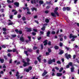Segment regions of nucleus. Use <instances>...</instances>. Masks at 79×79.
Masks as SVG:
<instances>
[{
    "label": "nucleus",
    "instance_id": "obj_60",
    "mask_svg": "<svg viewBox=\"0 0 79 79\" xmlns=\"http://www.w3.org/2000/svg\"><path fill=\"white\" fill-rule=\"evenodd\" d=\"M35 23H37V24H39V22L35 20Z\"/></svg>",
    "mask_w": 79,
    "mask_h": 79
},
{
    "label": "nucleus",
    "instance_id": "obj_38",
    "mask_svg": "<svg viewBox=\"0 0 79 79\" xmlns=\"http://www.w3.org/2000/svg\"><path fill=\"white\" fill-rule=\"evenodd\" d=\"M1 47L2 48H6V46H5V45H2V46H1Z\"/></svg>",
    "mask_w": 79,
    "mask_h": 79
},
{
    "label": "nucleus",
    "instance_id": "obj_48",
    "mask_svg": "<svg viewBox=\"0 0 79 79\" xmlns=\"http://www.w3.org/2000/svg\"><path fill=\"white\" fill-rule=\"evenodd\" d=\"M48 44L49 45H51V42L50 41H49L48 43Z\"/></svg>",
    "mask_w": 79,
    "mask_h": 79
},
{
    "label": "nucleus",
    "instance_id": "obj_33",
    "mask_svg": "<svg viewBox=\"0 0 79 79\" xmlns=\"http://www.w3.org/2000/svg\"><path fill=\"white\" fill-rule=\"evenodd\" d=\"M55 48L56 49H58V48H59L58 46H55Z\"/></svg>",
    "mask_w": 79,
    "mask_h": 79
},
{
    "label": "nucleus",
    "instance_id": "obj_50",
    "mask_svg": "<svg viewBox=\"0 0 79 79\" xmlns=\"http://www.w3.org/2000/svg\"><path fill=\"white\" fill-rule=\"evenodd\" d=\"M76 56V55H74L73 56V59H75Z\"/></svg>",
    "mask_w": 79,
    "mask_h": 79
},
{
    "label": "nucleus",
    "instance_id": "obj_34",
    "mask_svg": "<svg viewBox=\"0 0 79 79\" xmlns=\"http://www.w3.org/2000/svg\"><path fill=\"white\" fill-rule=\"evenodd\" d=\"M56 63H57V64H61V62H60V61H57L56 62Z\"/></svg>",
    "mask_w": 79,
    "mask_h": 79
},
{
    "label": "nucleus",
    "instance_id": "obj_37",
    "mask_svg": "<svg viewBox=\"0 0 79 79\" xmlns=\"http://www.w3.org/2000/svg\"><path fill=\"white\" fill-rule=\"evenodd\" d=\"M46 55H47V56L48 55H49V52H46Z\"/></svg>",
    "mask_w": 79,
    "mask_h": 79
},
{
    "label": "nucleus",
    "instance_id": "obj_19",
    "mask_svg": "<svg viewBox=\"0 0 79 79\" xmlns=\"http://www.w3.org/2000/svg\"><path fill=\"white\" fill-rule=\"evenodd\" d=\"M69 66H73V63L72 62L69 63Z\"/></svg>",
    "mask_w": 79,
    "mask_h": 79
},
{
    "label": "nucleus",
    "instance_id": "obj_41",
    "mask_svg": "<svg viewBox=\"0 0 79 79\" xmlns=\"http://www.w3.org/2000/svg\"><path fill=\"white\" fill-rule=\"evenodd\" d=\"M36 34V33H35V32H33L32 33V35H35Z\"/></svg>",
    "mask_w": 79,
    "mask_h": 79
},
{
    "label": "nucleus",
    "instance_id": "obj_56",
    "mask_svg": "<svg viewBox=\"0 0 79 79\" xmlns=\"http://www.w3.org/2000/svg\"><path fill=\"white\" fill-rule=\"evenodd\" d=\"M37 48L36 47H33V49L34 50H35V49H37Z\"/></svg>",
    "mask_w": 79,
    "mask_h": 79
},
{
    "label": "nucleus",
    "instance_id": "obj_35",
    "mask_svg": "<svg viewBox=\"0 0 79 79\" xmlns=\"http://www.w3.org/2000/svg\"><path fill=\"white\" fill-rule=\"evenodd\" d=\"M51 33L52 34H55V31H52Z\"/></svg>",
    "mask_w": 79,
    "mask_h": 79
},
{
    "label": "nucleus",
    "instance_id": "obj_6",
    "mask_svg": "<svg viewBox=\"0 0 79 79\" xmlns=\"http://www.w3.org/2000/svg\"><path fill=\"white\" fill-rule=\"evenodd\" d=\"M42 56L40 55L39 57H37L38 60L39 62H40V63L41 62V61L42 60V59L41 58V57H42Z\"/></svg>",
    "mask_w": 79,
    "mask_h": 79
},
{
    "label": "nucleus",
    "instance_id": "obj_16",
    "mask_svg": "<svg viewBox=\"0 0 79 79\" xmlns=\"http://www.w3.org/2000/svg\"><path fill=\"white\" fill-rule=\"evenodd\" d=\"M45 25V26H47V24L44 25V27L41 28V30H42V31H45V27L44 26Z\"/></svg>",
    "mask_w": 79,
    "mask_h": 79
},
{
    "label": "nucleus",
    "instance_id": "obj_20",
    "mask_svg": "<svg viewBox=\"0 0 79 79\" xmlns=\"http://www.w3.org/2000/svg\"><path fill=\"white\" fill-rule=\"evenodd\" d=\"M50 31H48L47 33V36L48 37H49V36H50V35H50Z\"/></svg>",
    "mask_w": 79,
    "mask_h": 79
},
{
    "label": "nucleus",
    "instance_id": "obj_28",
    "mask_svg": "<svg viewBox=\"0 0 79 79\" xmlns=\"http://www.w3.org/2000/svg\"><path fill=\"white\" fill-rule=\"evenodd\" d=\"M11 36L12 37L14 38V37H16V35H11Z\"/></svg>",
    "mask_w": 79,
    "mask_h": 79
},
{
    "label": "nucleus",
    "instance_id": "obj_57",
    "mask_svg": "<svg viewBox=\"0 0 79 79\" xmlns=\"http://www.w3.org/2000/svg\"><path fill=\"white\" fill-rule=\"evenodd\" d=\"M35 64H37V61H35Z\"/></svg>",
    "mask_w": 79,
    "mask_h": 79
},
{
    "label": "nucleus",
    "instance_id": "obj_58",
    "mask_svg": "<svg viewBox=\"0 0 79 79\" xmlns=\"http://www.w3.org/2000/svg\"><path fill=\"white\" fill-rule=\"evenodd\" d=\"M4 58H5V60H7V58H6V56H4Z\"/></svg>",
    "mask_w": 79,
    "mask_h": 79
},
{
    "label": "nucleus",
    "instance_id": "obj_3",
    "mask_svg": "<svg viewBox=\"0 0 79 79\" xmlns=\"http://www.w3.org/2000/svg\"><path fill=\"white\" fill-rule=\"evenodd\" d=\"M32 70V67L30 66L28 68V69H24V71H25L26 72H27V73H28L30 71H31V70Z\"/></svg>",
    "mask_w": 79,
    "mask_h": 79
},
{
    "label": "nucleus",
    "instance_id": "obj_30",
    "mask_svg": "<svg viewBox=\"0 0 79 79\" xmlns=\"http://www.w3.org/2000/svg\"><path fill=\"white\" fill-rule=\"evenodd\" d=\"M24 53L25 54H26V55H27H27H27V51H25L24 52Z\"/></svg>",
    "mask_w": 79,
    "mask_h": 79
},
{
    "label": "nucleus",
    "instance_id": "obj_49",
    "mask_svg": "<svg viewBox=\"0 0 79 79\" xmlns=\"http://www.w3.org/2000/svg\"><path fill=\"white\" fill-rule=\"evenodd\" d=\"M15 32H17V33H18L19 31H18V29H16L15 30Z\"/></svg>",
    "mask_w": 79,
    "mask_h": 79
},
{
    "label": "nucleus",
    "instance_id": "obj_15",
    "mask_svg": "<svg viewBox=\"0 0 79 79\" xmlns=\"http://www.w3.org/2000/svg\"><path fill=\"white\" fill-rule=\"evenodd\" d=\"M65 48L67 50H69V51H71V49L69 48H68L66 47H65Z\"/></svg>",
    "mask_w": 79,
    "mask_h": 79
},
{
    "label": "nucleus",
    "instance_id": "obj_22",
    "mask_svg": "<svg viewBox=\"0 0 79 79\" xmlns=\"http://www.w3.org/2000/svg\"><path fill=\"white\" fill-rule=\"evenodd\" d=\"M74 67H72L71 69V71L72 72H74Z\"/></svg>",
    "mask_w": 79,
    "mask_h": 79
},
{
    "label": "nucleus",
    "instance_id": "obj_11",
    "mask_svg": "<svg viewBox=\"0 0 79 79\" xmlns=\"http://www.w3.org/2000/svg\"><path fill=\"white\" fill-rule=\"evenodd\" d=\"M63 75V74L61 73H57L56 76L57 77L61 76Z\"/></svg>",
    "mask_w": 79,
    "mask_h": 79
},
{
    "label": "nucleus",
    "instance_id": "obj_47",
    "mask_svg": "<svg viewBox=\"0 0 79 79\" xmlns=\"http://www.w3.org/2000/svg\"><path fill=\"white\" fill-rule=\"evenodd\" d=\"M66 10H70V8L67 7L66 8Z\"/></svg>",
    "mask_w": 79,
    "mask_h": 79
},
{
    "label": "nucleus",
    "instance_id": "obj_9",
    "mask_svg": "<svg viewBox=\"0 0 79 79\" xmlns=\"http://www.w3.org/2000/svg\"><path fill=\"white\" fill-rule=\"evenodd\" d=\"M48 73V72H46L45 70L44 72V73H43L42 76H45V74H47Z\"/></svg>",
    "mask_w": 79,
    "mask_h": 79
},
{
    "label": "nucleus",
    "instance_id": "obj_43",
    "mask_svg": "<svg viewBox=\"0 0 79 79\" xmlns=\"http://www.w3.org/2000/svg\"><path fill=\"white\" fill-rule=\"evenodd\" d=\"M21 15H18V18H21Z\"/></svg>",
    "mask_w": 79,
    "mask_h": 79
},
{
    "label": "nucleus",
    "instance_id": "obj_46",
    "mask_svg": "<svg viewBox=\"0 0 79 79\" xmlns=\"http://www.w3.org/2000/svg\"><path fill=\"white\" fill-rule=\"evenodd\" d=\"M19 34H22V31H19Z\"/></svg>",
    "mask_w": 79,
    "mask_h": 79
},
{
    "label": "nucleus",
    "instance_id": "obj_7",
    "mask_svg": "<svg viewBox=\"0 0 79 79\" xmlns=\"http://www.w3.org/2000/svg\"><path fill=\"white\" fill-rule=\"evenodd\" d=\"M8 21H9V23L8 24V26H10V25H12V24H15V23H13V22H11V20H9Z\"/></svg>",
    "mask_w": 79,
    "mask_h": 79
},
{
    "label": "nucleus",
    "instance_id": "obj_18",
    "mask_svg": "<svg viewBox=\"0 0 79 79\" xmlns=\"http://www.w3.org/2000/svg\"><path fill=\"white\" fill-rule=\"evenodd\" d=\"M44 45H47V40H45L44 42Z\"/></svg>",
    "mask_w": 79,
    "mask_h": 79
},
{
    "label": "nucleus",
    "instance_id": "obj_10",
    "mask_svg": "<svg viewBox=\"0 0 79 79\" xmlns=\"http://www.w3.org/2000/svg\"><path fill=\"white\" fill-rule=\"evenodd\" d=\"M16 76L17 77V79H19V73L17 72V73L16 74Z\"/></svg>",
    "mask_w": 79,
    "mask_h": 79
},
{
    "label": "nucleus",
    "instance_id": "obj_40",
    "mask_svg": "<svg viewBox=\"0 0 79 79\" xmlns=\"http://www.w3.org/2000/svg\"><path fill=\"white\" fill-rule=\"evenodd\" d=\"M22 19L23 21H25V20H26V18H25V17H24Z\"/></svg>",
    "mask_w": 79,
    "mask_h": 79
},
{
    "label": "nucleus",
    "instance_id": "obj_26",
    "mask_svg": "<svg viewBox=\"0 0 79 79\" xmlns=\"http://www.w3.org/2000/svg\"><path fill=\"white\" fill-rule=\"evenodd\" d=\"M45 21L46 23H48L49 22V20L48 19H46Z\"/></svg>",
    "mask_w": 79,
    "mask_h": 79
},
{
    "label": "nucleus",
    "instance_id": "obj_42",
    "mask_svg": "<svg viewBox=\"0 0 79 79\" xmlns=\"http://www.w3.org/2000/svg\"><path fill=\"white\" fill-rule=\"evenodd\" d=\"M13 52H15L16 51V50L15 49H13Z\"/></svg>",
    "mask_w": 79,
    "mask_h": 79
},
{
    "label": "nucleus",
    "instance_id": "obj_14",
    "mask_svg": "<svg viewBox=\"0 0 79 79\" xmlns=\"http://www.w3.org/2000/svg\"><path fill=\"white\" fill-rule=\"evenodd\" d=\"M53 63V61H52V60L51 59H50L49 61H48V64H52Z\"/></svg>",
    "mask_w": 79,
    "mask_h": 79
},
{
    "label": "nucleus",
    "instance_id": "obj_24",
    "mask_svg": "<svg viewBox=\"0 0 79 79\" xmlns=\"http://www.w3.org/2000/svg\"><path fill=\"white\" fill-rule=\"evenodd\" d=\"M51 15L52 16H53L54 17H55L56 16V15L54 13H52Z\"/></svg>",
    "mask_w": 79,
    "mask_h": 79
},
{
    "label": "nucleus",
    "instance_id": "obj_23",
    "mask_svg": "<svg viewBox=\"0 0 79 79\" xmlns=\"http://www.w3.org/2000/svg\"><path fill=\"white\" fill-rule=\"evenodd\" d=\"M0 61L2 63H3V62H4V60L3 59H0Z\"/></svg>",
    "mask_w": 79,
    "mask_h": 79
},
{
    "label": "nucleus",
    "instance_id": "obj_63",
    "mask_svg": "<svg viewBox=\"0 0 79 79\" xmlns=\"http://www.w3.org/2000/svg\"><path fill=\"white\" fill-rule=\"evenodd\" d=\"M33 31H34L35 32H37V30L35 29H33Z\"/></svg>",
    "mask_w": 79,
    "mask_h": 79
},
{
    "label": "nucleus",
    "instance_id": "obj_2",
    "mask_svg": "<svg viewBox=\"0 0 79 79\" xmlns=\"http://www.w3.org/2000/svg\"><path fill=\"white\" fill-rule=\"evenodd\" d=\"M76 37H77V36L76 35H74L72 34H70V35L69 38L70 39H71L72 38V39L71 40V41H72V42L74 41V40H75L74 39H75V38H76Z\"/></svg>",
    "mask_w": 79,
    "mask_h": 79
},
{
    "label": "nucleus",
    "instance_id": "obj_25",
    "mask_svg": "<svg viewBox=\"0 0 79 79\" xmlns=\"http://www.w3.org/2000/svg\"><path fill=\"white\" fill-rule=\"evenodd\" d=\"M64 53V52L63 51H61L59 53V55H61Z\"/></svg>",
    "mask_w": 79,
    "mask_h": 79
},
{
    "label": "nucleus",
    "instance_id": "obj_52",
    "mask_svg": "<svg viewBox=\"0 0 79 79\" xmlns=\"http://www.w3.org/2000/svg\"><path fill=\"white\" fill-rule=\"evenodd\" d=\"M77 0H74V3L75 4L76 3V2H77Z\"/></svg>",
    "mask_w": 79,
    "mask_h": 79
},
{
    "label": "nucleus",
    "instance_id": "obj_13",
    "mask_svg": "<svg viewBox=\"0 0 79 79\" xmlns=\"http://www.w3.org/2000/svg\"><path fill=\"white\" fill-rule=\"evenodd\" d=\"M20 40L22 42H24V38L23 36H21V37L20 38Z\"/></svg>",
    "mask_w": 79,
    "mask_h": 79
},
{
    "label": "nucleus",
    "instance_id": "obj_17",
    "mask_svg": "<svg viewBox=\"0 0 79 79\" xmlns=\"http://www.w3.org/2000/svg\"><path fill=\"white\" fill-rule=\"evenodd\" d=\"M31 10L32 11H34V10H35V11H37V9L35 7H33L31 9Z\"/></svg>",
    "mask_w": 79,
    "mask_h": 79
},
{
    "label": "nucleus",
    "instance_id": "obj_29",
    "mask_svg": "<svg viewBox=\"0 0 79 79\" xmlns=\"http://www.w3.org/2000/svg\"><path fill=\"white\" fill-rule=\"evenodd\" d=\"M39 3L40 4H43V3H44V2L43 1L41 0L39 1Z\"/></svg>",
    "mask_w": 79,
    "mask_h": 79
},
{
    "label": "nucleus",
    "instance_id": "obj_55",
    "mask_svg": "<svg viewBox=\"0 0 79 79\" xmlns=\"http://www.w3.org/2000/svg\"><path fill=\"white\" fill-rule=\"evenodd\" d=\"M7 56H9L10 57L11 56V54L10 53L8 54Z\"/></svg>",
    "mask_w": 79,
    "mask_h": 79
},
{
    "label": "nucleus",
    "instance_id": "obj_1",
    "mask_svg": "<svg viewBox=\"0 0 79 79\" xmlns=\"http://www.w3.org/2000/svg\"><path fill=\"white\" fill-rule=\"evenodd\" d=\"M27 61V62L26 63L24 61V60H23V63H24V64H23V66L25 67V66H27V65H29V63L28 62H29L30 61V59L29 58H27L26 59Z\"/></svg>",
    "mask_w": 79,
    "mask_h": 79
},
{
    "label": "nucleus",
    "instance_id": "obj_44",
    "mask_svg": "<svg viewBox=\"0 0 79 79\" xmlns=\"http://www.w3.org/2000/svg\"><path fill=\"white\" fill-rule=\"evenodd\" d=\"M7 3H11V1H10V0H7Z\"/></svg>",
    "mask_w": 79,
    "mask_h": 79
},
{
    "label": "nucleus",
    "instance_id": "obj_45",
    "mask_svg": "<svg viewBox=\"0 0 79 79\" xmlns=\"http://www.w3.org/2000/svg\"><path fill=\"white\" fill-rule=\"evenodd\" d=\"M28 38L29 39V41H31V37L28 36Z\"/></svg>",
    "mask_w": 79,
    "mask_h": 79
},
{
    "label": "nucleus",
    "instance_id": "obj_5",
    "mask_svg": "<svg viewBox=\"0 0 79 79\" xmlns=\"http://www.w3.org/2000/svg\"><path fill=\"white\" fill-rule=\"evenodd\" d=\"M58 10V7H57L55 9V10H54V13L57 16H59V14H58V13L57 12H56V11Z\"/></svg>",
    "mask_w": 79,
    "mask_h": 79
},
{
    "label": "nucleus",
    "instance_id": "obj_36",
    "mask_svg": "<svg viewBox=\"0 0 79 79\" xmlns=\"http://www.w3.org/2000/svg\"><path fill=\"white\" fill-rule=\"evenodd\" d=\"M63 44L62 43H60V47H62L63 46Z\"/></svg>",
    "mask_w": 79,
    "mask_h": 79
},
{
    "label": "nucleus",
    "instance_id": "obj_54",
    "mask_svg": "<svg viewBox=\"0 0 79 79\" xmlns=\"http://www.w3.org/2000/svg\"><path fill=\"white\" fill-rule=\"evenodd\" d=\"M66 68H69V66L68 65H67L66 66Z\"/></svg>",
    "mask_w": 79,
    "mask_h": 79
},
{
    "label": "nucleus",
    "instance_id": "obj_51",
    "mask_svg": "<svg viewBox=\"0 0 79 79\" xmlns=\"http://www.w3.org/2000/svg\"><path fill=\"white\" fill-rule=\"evenodd\" d=\"M41 49H43V48H44V47H43V44H41Z\"/></svg>",
    "mask_w": 79,
    "mask_h": 79
},
{
    "label": "nucleus",
    "instance_id": "obj_12",
    "mask_svg": "<svg viewBox=\"0 0 79 79\" xmlns=\"http://www.w3.org/2000/svg\"><path fill=\"white\" fill-rule=\"evenodd\" d=\"M15 5H16L17 6H19V2H16L14 3Z\"/></svg>",
    "mask_w": 79,
    "mask_h": 79
},
{
    "label": "nucleus",
    "instance_id": "obj_39",
    "mask_svg": "<svg viewBox=\"0 0 79 79\" xmlns=\"http://www.w3.org/2000/svg\"><path fill=\"white\" fill-rule=\"evenodd\" d=\"M7 51L8 52H11L13 51L12 50H10V49H8Z\"/></svg>",
    "mask_w": 79,
    "mask_h": 79
},
{
    "label": "nucleus",
    "instance_id": "obj_27",
    "mask_svg": "<svg viewBox=\"0 0 79 79\" xmlns=\"http://www.w3.org/2000/svg\"><path fill=\"white\" fill-rule=\"evenodd\" d=\"M31 3H35V0H33V1L32 0L31 1Z\"/></svg>",
    "mask_w": 79,
    "mask_h": 79
},
{
    "label": "nucleus",
    "instance_id": "obj_62",
    "mask_svg": "<svg viewBox=\"0 0 79 79\" xmlns=\"http://www.w3.org/2000/svg\"><path fill=\"white\" fill-rule=\"evenodd\" d=\"M27 14H29V15H31V12L29 11L27 12Z\"/></svg>",
    "mask_w": 79,
    "mask_h": 79
},
{
    "label": "nucleus",
    "instance_id": "obj_32",
    "mask_svg": "<svg viewBox=\"0 0 79 79\" xmlns=\"http://www.w3.org/2000/svg\"><path fill=\"white\" fill-rule=\"evenodd\" d=\"M48 52L49 53H51V52H52V51L51 50V49L50 48H48Z\"/></svg>",
    "mask_w": 79,
    "mask_h": 79
},
{
    "label": "nucleus",
    "instance_id": "obj_61",
    "mask_svg": "<svg viewBox=\"0 0 79 79\" xmlns=\"http://www.w3.org/2000/svg\"><path fill=\"white\" fill-rule=\"evenodd\" d=\"M63 11H66V7H64L63 8Z\"/></svg>",
    "mask_w": 79,
    "mask_h": 79
},
{
    "label": "nucleus",
    "instance_id": "obj_31",
    "mask_svg": "<svg viewBox=\"0 0 79 79\" xmlns=\"http://www.w3.org/2000/svg\"><path fill=\"white\" fill-rule=\"evenodd\" d=\"M2 31H6V29L5 28H3Z\"/></svg>",
    "mask_w": 79,
    "mask_h": 79
},
{
    "label": "nucleus",
    "instance_id": "obj_4",
    "mask_svg": "<svg viewBox=\"0 0 79 79\" xmlns=\"http://www.w3.org/2000/svg\"><path fill=\"white\" fill-rule=\"evenodd\" d=\"M65 56H66V58L67 59V60H69V58H71V56L70 55H68V53H66L65 54Z\"/></svg>",
    "mask_w": 79,
    "mask_h": 79
},
{
    "label": "nucleus",
    "instance_id": "obj_53",
    "mask_svg": "<svg viewBox=\"0 0 79 79\" xmlns=\"http://www.w3.org/2000/svg\"><path fill=\"white\" fill-rule=\"evenodd\" d=\"M52 61L54 63L55 62V59H53L52 60Z\"/></svg>",
    "mask_w": 79,
    "mask_h": 79
},
{
    "label": "nucleus",
    "instance_id": "obj_21",
    "mask_svg": "<svg viewBox=\"0 0 79 79\" xmlns=\"http://www.w3.org/2000/svg\"><path fill=\"white\" fill-rule=\"evenodd\" d=\"M63 70V67H61L59 70L60 73H61V72Z\"/></svg>",
    "mask_w": 79,
    "mask_h": 79
},
{
    "label": "nucleus",
    "instance_id": "obj_64",
    "mask_svg": "<svg viewBox=\"0 0 79 79\" xmlns=\"http://www.w3.org/2000/svg\"><path fill=\"white\" fill-rule=\"evenodd\" d=\"M37 16L35 15L34 16V18H37Z\"/></svg>",
    "mask_w": 79,
    "mask_h": 79
},
{
    "label": "nucleus",
    "instance_id": "obj_8",
    "mask_svg": "<svg viewBox=\"0 0 79 79\" xmlns=\"http://www.w3.org/2000/svg\"><path fill=\"white\" fill-rule=\"evenodd\" d=\"M25 29H26L27 31H28V32H31V29L28 28L27 27H25Z\"/></svg>",
    "mask_w": 79,
    "mask_h": 79
},
{
    "label": "nucleus",
    "instance_id": "obj_59",
    "mask_svg": "<svg viewBox=\"0 0 79 79\" xmlns=\"http://www.w3.org/2000/svg\"><path fill=\"white\" fill-rule=\"evenodd\" d=\"M55 68H56V70H59V68H58V67H56Z\"/></svg>",
    "mask_w": 79,
    "mask_h": 79
}]
</instances>
